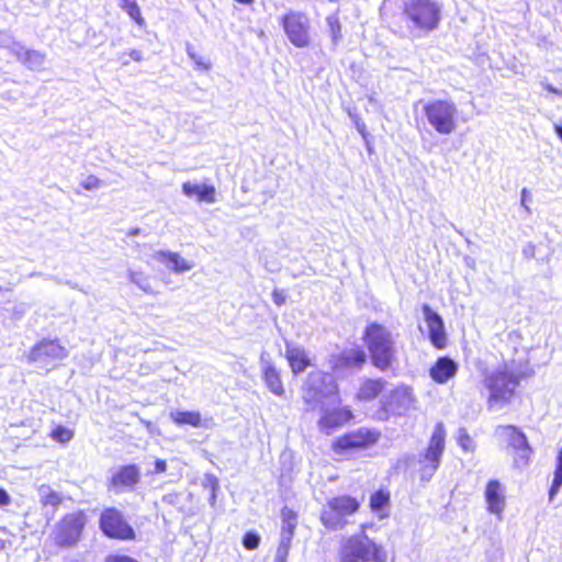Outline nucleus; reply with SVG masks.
I'll return each mask as SVG.
<instances>
[{
    "instance_id": "16",
    "label": "nucleus",
    "mask_w": 562,
    "mask_h": 562,
    "mask_svg": "<svg viewBox=\"0 0 562 562\" xmlns=\"http://www.w3.org/2000/svg\"><path fill=\"white\" fill-rule=\"evenodd\" d=\"M322 416L318 420L319 429L325 434H330L334 429L341 427L352 417V413L347 407L329 409L325 405L318 407Z\"/></svg>"
},
{
    "instance_id": "47",
    "label": "nucleus",
    "mask_w": 562,
    "mask_h": 562,
    "mask_svg": "<svg viewBox=\"0 0 562 562\" xmlns=\"http://www.w3.org/2000/svg\"><path fill=\"white\" fill-rule=\"evenodd\" d=\"M11 502L10 495L7 493L5 490L0 488V506H7Z\"/></svg>"
},
{
    "instance_id": "45",
    "label": "nucleus",
    "mask_w": 562,
    "mask_h": 562,
    "mask_svg": "<svg viewBox=\"0 0 562 562\" xmlns=\"http://www.w3.org/2000/svg\"><path fill=\"white\" fill-rule=\"evenodd\" d=\"M205 486H210L211 490L217 491L218 490V481L215 475L207 474L205 476Z\"/></svg>"
},
{
    "instance_id": "40",
    "label": "nucleus",
    "mask_w": 562,
    "mask_h": 562,
    "mask_svg": "<svg viewBox=\"0 0 562 562\" xmlns=\"http://www.w3.org/2000/svg\"><path fill=\"white\" fill-rule=\"evenodd\" d=\"M53 438L59 442H68L74 437L71 430L64 426H58L52 434Z\"/></svg>"
},
{
    "instance_id": "11",
    "label": "nucleus",
    "mask_w": 562,
    "mask_h": 562,
    "mask_svg": "<svg viewBox=\"0 0 562 562\" xmlns=\"http://www.w3.org/2000/svg\"><path fill=\"white\" fill-rule=\"evenodd\" d=\"M446 430L442 424H437L431 434L429 443L423 456V469L432 474L440 464L441 456L445 451Z\"/></svg>"
},
{
    "instance_id": "25",
    "label": "nucleus",
    "mask_w": 562,
    "mask_h": 562,
    "mask_svg": "<svg viewBox=\"0 0 562 562\" xmlns=\"http://www.w3.org/2000/svg\"><path fill=\"white\" fill-rule=\"evenodd\" d=\"M497 431L506 435L507 446L512 450L530 445L524 431L515 425H501L497 427Z\"/></svg>"
},
{
    "instance_id": "26",
    "label": "nucleus",
    "mask_w": 562,
    "mask_h": 562,
    "mask_svg": "<svg viewBox=\"0 0 562 562\" xmlns=\"http://www.w3.org/2000/svg\"><path fill=\"white\" fill-rule=\"evenodd\" d=\"M40 502L43 507L52 508V515L57 510L58 506L63 503V495L54 491L50 485L42 484L37 488Z\"/></svg>"
},
{
    "instance_id": "56",
    "label": "nucleus",
    "mask_w": 562,
    "mask_h": 562,
    "mask_svg": "<svg viewBox=\"0 0 562 562\" xmlns=\"http://www.w3.org/2000/svg\"><path fill=\"white\" fill-rule=\"evenodd\" d=\"M4 548H5V541H4V540H2V539H0V552H1L2 550H4Z\"/></svg>"
},
{
    "instance_id": "29",
    "label": "nucleus",
    "mask_w": 562,
    "mask_h": 562,
    "mask_svg": "<svg viewBox=\"0 0 562 562\" xmlns=\"http://www.w3.org/2000/svg\"><path fill=\"white\" fill-rule=\"evenodd\" d=\"M171 417L173 422L178 425H191L194 427H199L201 425V415L198 412H176L171 413Z\"/></svg>"
},
{
    "instance_id": "5",
    "label": "nucleus",
    "mask_w": 562,
    "mask_h": 562,
    "mask_svg": "<svg viewBox=\"0 0 562 562\" xmlns=\"http://www.w3.org/2000/svg\"><path fill=\"white\" fill-rule=\"evenodd\" d=\"M429 125L439 134L449 135L457 128V106L449 100H432L424 104Z\"/></svg>"
},
{
    "instance_id": "9",
    "label": "nucleus",
    "mask_w": 562,
    "mask_h": 562,
    "mask_svg": "<svg viewBox=\"0 0 562 562\" xmlns=\"http://www.w3.org/2000/svg\"><path fill=\"white\" fill-rule=\"evenodd\" d=\"M67 356L68 351L57 340L44 339L32 348L27 360L30 363H35L38 368L48 371Z\"/></svg>"
},
{
    "instance_id": "7",
    "label": "nucleus",
    "mask_w": 562,
    "mask_h": 562,
    "mask_svg": "<svg viewBox=\"0 0 562 562\" xmlns=\"http://www.w3.org/2000/svg\"><path fill=\"white\" fill-rule=\"evenodd\" d=\"M283 31L292 45L305 48L311 44V22L308 16L300 11H290L281 18Z\"/></svg>"
},
{
    "instance_id": "1",
    "label": "nucleus",
    "mask_w": 562,
    "mask_h": 562,
    "mask_svg": "<svg viewBox=\"0 0 562 562\" xmlns=\"http://www.w3.org/2000/svg\"><path fill=\"white\" fill-rule=\"evenodd\" d=\"M302 400L310 409H316L326 402L339 403L338 386L334 376L322 371L308 373L302 385Z\"/></svg>"
},
{
    "instance_id": "54",
    "label": "nucleus",
    "mask_w": 562,
    "mask_h": 562,
    "mask_svg": "<svg viewBox=\"0 0 562 562\" xmlns=\"http://www.w3.org/2000/svg\"><path fill=\"white\" fill-rule=\"evenodd\" d=\"M357 128H358V131L363 135V128H364V125H363V124H359V123H357Z\"/></svg>"
},
{
    "instance_id": "34",
    "label": "nucleus",
    "mask_w": 562,
    "mask_h": 562,
    "mask_svg": "<svg viewBox=\"0 0 562 562\" xmlns=\"http://www.w3.org/2000/svg\"><path fill=\"white\" fill-rule=\"evenodd\" d=\"M386 493L383 490L376 491L370 498V508L380 519L385 517Z\"/></svg>"
},
{
    "instance_id": "32",
    "label": "nucleus",
    "mask_w": 562,
    "mask_h": 562,
    "mask_svg": "<svg viewBox=\"0 0 562 562\" xmlns=\"http://www.w3.org/2000/svg\"><path fill=\"white\" fill-rule=\"evenodd\" d=\"M282 517V526L280 536H284V533H289V537L293 538L294 530L296 527V515L293 510L284 507L281 513Z\"/></svg>"
},
{
    "instance_id": "41",
    "label": "nucleus",
    "mask_w": 562,
    "mask_h": 562,
    "mask_svg": "<svg viewBox=\"0 0 562 562\" xmlns=\"http://www.w3.org/2000/svg\"><path fill=\"white\" fill-rule=\"evenodd\" d=\"M187 54L198 67L206 70L210 69V64L205 63L204 59L193 50V47L190 44H187Z\"/></svg>"
},
{
    "instance_id": "51",
    "label": "nucleus",
    "mask_w": 562,
    "mask_h": 562,
    "mask_svg": "<svg viewBox=\"0 0 562 562\" xmlns=\"http://www.w3.org/2000/svg\"><path fill=\"white\" fill-rule=\"evenodd\" d=\"M216 492H217V491L211 490L210 504H211L212 506H214V505H215V502H216Z\"/></svg>"
},
{
    "instance_id": "3",
    "label": "nucleus",
    "mask_w": 562,
    "mask_h": 562,
    "mask_svg": "<svg viewBox=\"0 0 562 562\" xmlns=\"http://www.w3.org/2000/svg\"><path fill=\"white\" fill-rule=\"evenodd\" d=\"M373 524L361 525V533L349 537L341 547V562H382L380 557L382 547L378 546L367 531Z\"/></svg>"
},
{
    "instance_id": "43",
    "label": "nucleus",
    "mask_w": 562,
    "mask_h": 562,
    "mask_svg": "<svg viewBox=\"0 0 562 562\" xmlns=\"http://www.w3.org/2000/svg\"><path fill=\"white\" fill-rule=\"evenodd\" d=\"M200 187H201L200 184L191 183L190 181H187L182 184V193L189 198H191L193 195L198 196Z\"/></svg>"
},
{
    "instance_id": "19",
    "label": "nucleus",
    "mask_w": 562,
    "mask_h": 562,
    "mask_svg": "<svg viewBox=\"0 0 562 562\" xmlns=\"http://www.w3.org/2000/svg\"><path fill=\"white\" fill-rule=\"evenodd\" d=\"M458 364L451 358L439 357L429 368V376L438 384H445L458 373Z\"/></svg>"
},
{
    "instance_id": "53",
    "label": "nucleus",
    "mask_w": 562,
    "mask_h": 562,
    "mask_svg": "<svg viewBox=\"0 0 562 562\" xmlns=\"http://www.w3.org/2000/svg\"><path fill=\"white\" fill-rule=\"evenodd\" d=\"M139 232H140L139 228H133V229L130 231L128 235L130 236H136V235L139 234Z\"/></svg>"
},
{
    "instance_id": "50",
    "label": "nucleus",
    "mask_w": 562,
    "mask_h": 562,
    "mask_svg": "<svg viewBox=\"0 0 562 562\" xmlns=\"http://www.w3.org/2000/svg\"><path fill=\"white\" fill-rule=\"evenodd\" d=\"M543 87H544V89H546L547 91H549V92H551V93H553V94H558V95L562 94V92H561V90H560V89L554 88L553 86H551V85H549V83L544 85Z\"/></svg>"
},
{
    "instance_id": "15",
    "label": "nucleus",
    "mask_w": 562,
    "mask_h": 562,
    "mask_svg": "<svg viewBox=\"0 0 562 562\" xmlns=\"http://www.w3.org/2000/svg\"><path fill=\"white\" fill-rule=\"evenodd\" d=\"M378 438L379 434L375 430L361 428L338 438L334 443V449L337 452H344L345 450L351 448H358L373 443L378 440Z\"/></svg>"
},
{
    "instance_id": "49",
    "label": "nucleus",
    "mask_w": 562,
    "mask_h": 562,
    "mask_svg": "<svg viewBox=\"0 0 562 562\" xmlns=\"http://www.w3.org/2000/svg\"><path fill=\"white\" fill-rule=\"evenodd\" d=\"M128 56L135 60V61H140L143 59V54L140 50H137V49H132L130 53H128Z\"/></svg>"
},
{
    "instance_id": "37",
    "label": "nucleus",
    "mask_w": 562,
    "mask_h": 562,
    "mask_svg": "<svg viewBox=\"0 0 562 562\" xmlns=\"http://www.w3.org/2000/svg\"><path fill=\"white\" fill-rule=\"evenodd\" d=\"M457 441L463 451L472 452L475 449V443L472 437L464 428L459 430Z\"/></svg>"
},
{
    "instance_id": "4",
    "label": "nucleus",
    "mask_w": 562,
    "mask_h": 562,
    "mask_svg": "<svg viewBox=\"0 0 562 562\" xmlns=\"http://www.w3.org/2000/svg\"><path fill=\"white\" fill-rule=\"evenodd\" d=\"M360 508L357 498L349 495L333 497L324 506L322 524L329 530H340L351 522L350 517Z\"/></svg>"
},
{
    "instance_id": "2",
    "label": "nucleus",
    "mask_w": 562,
    "mask_h": 562,
    "mask_svg": "<svg viewBox=\"0 0 562 562\" xmlns=\"http://www.w3.org/2000/svg\"><path fill=\"white\" fill-rule=\"evenodd\" d=\"M520 378L508 369H497L488 373L484 379V385L488 391L486 403L488 408L507 405L516 395Z\"/></svg>"
},
{
    "instance_id": "18",
    "label": "nucleus",
    "mask_w": 562,
    "mask_h": 562,
    "mask_svg": "<svg viewBox=\"0 0 562 562\" xmlns=\"http://www.w3.org/2000/svg\"><path fill=\"white\" fill-rule=\"evenodd\" d=\"M416 397L411 386H397L390 393L389 406L396 414H404L415 408Z\"/></svg>"
},
{
    "instance_id": "35",
    "label": "nucleus",
    "mask_w": 562,
    "mask_h": 562,
    "mask_svg": "<svg viewBox=\"0 0 562 562\" xmlns=\"http://www.w3.org/2000/svg\"><path fill=\"white\" fill-rule=\"evenodd\" d=\"M562 485V447L557 456V464L553 472V480L549 490L550 498H552Z\"/></svg>"
},
{
    "instance_id": "14",
    "label": "nucleus",
    "mask_w": 562,
    "mask_h": 562,
    "mask_svg": "<svg viewBox=\"0 0 562 562\" xmlns=\"http://www.w3.org/2000/svg\"><path fill=\"white\" fill-rule=\"evenodd\" d=\"M140 480V470L136 464L121 465L115 469L110 479L109 488L116 493L132 491Z\"/></svg>"
},
{
    "instance_id": "17",
    "label": "nucleus",
    "mask_w": 562,
    "mask_h": 562,
    "mask_svg": "<svg viewBox=\"0 0 562 562\" xmlns=\"http://www.w3.org/2000/svg\"><path fill=\"white\" fill-rule=\"evenodd\" d=\"M484 498L487 505V510L496 516H502L506 507V497L504 487L497 480H490L486 483L484 491Z\"/></svg>"
},
{
    "instance_id": "42",
    "label": "nucleus",
    "mask_w": 562,
    "mask_h": 562,
    "mask_svg": "<svg viewBox=\"0 0 562 562\" xmlns=\"http://www.w3.org/2000/svg\"><path fill=\"white\" fill-rule=\"evenodd\" d=\"M81 186L86 190H95L102 186V181L98 177L90 175L81 182Z\"/></svg>"
},
{
    "instance_id": "55",
    "label": "nucleus",
    "mask_w": 562,
    "mask_h": 562,
    "mask_svg": "<svg viewBox=\"0 0 562 562\" xmlns=\"http://www.w3.org/2000/svg\"><path fill=\"white\" fill-rule=\"evenodd\" d=\"M119 59L122 61L123 65H127L128 64V60L126 59V57H124V55L121 56Z\"/></svg>"
},
{
    "instance_id": "46",
    "label": "nucleus",
    "mask_w": 562,
    "mask_h": 562,
    "mask_svg": "<svg viewBox=\"0 0 562 562\" xmlns=\"http://www.w3.org/2000/svg\"><path fill=\"white\" fill-rule=\"evenodd\" d=\"M105 562H137L135 559L127 555H112Z\"/></svg>"
},
{
    "instance_id": "52",
    "label": "nucleus",
    "mask_w": 562,
    "mask_h": 562,
    "mask_svg": "<svg viewBox=\"0 0 562 562\" xmlns=\"http://www.w3.org/2000/svg\"><path fill=\"white\" fill-rule=\"evenodd\" d=\"M554 131L558 134V136L560 137V139L562 140V125H555Z\"/></svg>"
},
{
    "instance_id": "22",
    "label": "nucleus",
    "mask_w": 562,
    "mask_h": 562,
    "mask_svg": "<svg viewBox=\"0 0 562 562\" xmlns=\"http://www.w3.org/2000/svg\"><path fill=\"white\" fill-rule=\"evenodd\" d=\"M11 52L23 65L32 70H38L44 66L45 55L38 50L26 49L20 44H13Z\"/></svg>"
},
{
    "instance_id": "33",
    "label": "nucleus",
    "mask_w": 562,
    "mask_h": 562,
    "mask_svg": "<svg viewBox=\"0 0 562 562\" xmlns=\"http://www.w3.org/2000/svg\"><path fill=\"white\" fill-rule=\"evenodd\" d=\"M326 26L331 37V45L337 46L341 41V24L336 13L326 18Z\"/></svg>"
},
{
    "instance_id": "12",
    "label": "nucleus",
    "mask_w": 562,
    "mask_h": 562,
    "mask_svg": "<svg viewBox=\"0 0 562 562\" xmlns=\"http://www.w3.org/2000/svg\"><path fill=\"white\" fill-rule=\"evenodd\" d=\"M422 311L431 346L438 350L446 349L448 347V335L441 316L427 304L422 306Z\"/></svg>"
},
{
    "instance_id": "13",
    "label": "nucleus",
    "mask_w": 562,
    "mask_h": 562,
    "mask_svg": "<svg viewBox=\"0 0 562 562\" xmlns=\"http://www.w3.org/2000/svg\"><path fill=\"white\" fill-rule=\"evenodd\" d=\"M85 524L86 519L82 513L66 515L59 524L57 535L58 542L61 546L76 543L80 538Z\"/></svg>"
},
{
    "instance_id": "48",
    "label": "nucleus",
    "mask_w": 562,
    "mask_h": 562,
    "mask_svg": "<svg viewBox=\"0 0 562 562\" xmlns=\"http://www.w3.org/2000/svg\"><path fill=\"white\" fill-rule=\"evenodd\" d=\"M167 470V463L165 460L157 459L155 461V472L156 473H164Z\"/></svg>"
},
{
    "instance_id": "6",
    "label": "nucleus",
    "mask_w": 562,
    "mask_h": 562,
    "mask_svg": "<svg viewBox=\"0 0 562 562\" xmlns=\"http://www.w3.org/2000/svg\"><path fill=\"white\" fill-rule=\"evenodd\" d=\"M403 12L417 29L427 32L436 29L440 21V8L434 0H408Z\"/></svg>"
},
{
    "instance_id": "28",
    "label": "nucleus",
    "mask_w": 562,
    "mask_h": 562,
    "mask_svg": "<svg viewBox=\"0 0 562 562\" xmlns=\"http://www.w3.org/2000/svg\"><path fill=\"white\" fill-rule=\"evenodd\" d=\"M384 389V383L381 380H368L359 391L361 400L370 401L376 397Z\"/></svg>"
},
{
    "instance_id": "31",
    "label": "nucleus",
    "mask_w": 562,
    "mask_h": 562,
    "mask_svg": "<svg viewBox=\"0 0 562 562\" xmlns=\"http://www.w3.org/2000/svg\"><path fill=\"white\" fill-rule=\"evenodd\" d=\"M128 279L132 283H134L136 286H138L142 291L145 293H154V290L151 288L150 283V277L143 271H134L128 270Z\"/></svg>"
},
{
    "instance_id": "39",
    "label": "nucleus",
    "mask_w": 562,
    "mask_h": 562,
    "mask_svg": "<svg viewBox=\"0 0 562 562\" xmlns=\"http://www.w3.org/2000/svg\"><path fill=\"white\" fill-rule=\"evenodd\" d=\"M259 543H260V537L255 531H248L243 537V546L247 550H255V549H257Z\"/></svg>"
},
{
    "instance_id": "24",
    "label": "nucleus",
    "mask_w": 562,
    "mask_h": 562,
    "mask_svg": "<svg viewBox=\"0 0 562 562\" xmlns=\"http://www.w3.org/2000/svg\"><path fill=\"white\" fill-rule=\"evenodd\" d=\"M285 358L289 361L293 374L295 375L304 372L311 364L305 349L290 344H286L285 346Z\"/></svg>"
},
{
    "instance_id": "44",
    "label": "nucleus",
    "mask_w": 562,
    "mask_h": 562,
    "mask_svg": "<svg viewBox=\"0 0 562 562\" xmlns=\"http://www.w3.org/2000/svg\"><path fill=\"white\" fill-rule=\"evenodd\" d=\"M286 293L284 290L274 289L272 292V301L276 305L281 306L285 303Z\"/></svg>"
},
{
    "instance_id": "10",
    "label": "nucleus",
    "mask_w": 562,
    "mask_h": 562,
    "mask_svg": "<svg viewBox=\"0 0 562 562\" xmlns=\"http://www.w3.org/2000/svg\"><path fill=\"white\" fill-rule=\"evenodd\" d=\"M366 339L373 364L381 370L386 369V329L371 324L367 328Z\"/></svg>"
},
{
    "instance_id": "21",
    "label": "nucleus",
    "mask_w": 562,
    "mask_h": 562,
    "mask_svg": "<svg viewBox=\"0 0 562 562\" xmlns=\"http://www.w3.org/2000/svg\"><path fill=\"white\" fill-rule=\"evenodd\" d=\"M153 259L166 265V267L176 273L189 271L193 265L188 262L179 254L169 250H157L153 254Z\"/></svg>"
},
{
    "instance_id": "36",
    "label": "nucleus",
    "mask_w": 562,
    "mask_h": 562,
    "mask_svg": "<svg viewBox=\"0 0 562 562\" xmlns=\"http://www.w3.org/2000/svg\"><path fill=\"white\" fill-rule=\"evenodd\" d=\"M292 539L293 538L289 537V533H284L283 537L280 536V543L277 549L276 558H274L276 562H285L286 561L289 550L291 548Z\"/></svg>"
},
{
    "instance_id": "8",
    "label": "nucleus",
    "mask_w": 562,
    "mask_h": 562,
    "mask_svg": "<svg viewBox=\"0 0 562 562\" xmlns=\"http://www.w3.org/2000/svg\"><path fill=\"white\" fill-rule=\"evenodd\" d=\"M99 527L108 538L119 540H133L135 538L134 529L125 520L122 512L115 507H108L101 513Z\"/></svg>"
},
{
    "instance_id": "23",
    "label": "nucleus",
    "mask_w": 562,
    "mask_h": 562,
    "mask_svg": "<svg viewBox=\"0 0 562 562\" xmlns=\"http://www.w3.org/2000/svg\"><path fill=\"white\" fill-rule=\"evenodd\" d=\"M366 352L361 349H347L335 357L334 369L360 368L366 362Z\"/></svg>"
},
{
    "instance_id": "30",
    "label": "nucleus",
    "mask_w": 562,
    "mask_h": 562,
    "mask_svg": "<svg viewBox=\"0 0 562 562\" xmlns=\"http://www.w3.org/2000/svg\"><path fill=\"white\" fill-rule=\"evenodd\" d=\"M119 7L124 10L137 25H145V20L142 16L140 9L135 0H120Z\"/></svg>"
},
{
    "instance_id": "27",
    "label": "nucleus",
    "mask_w": 562,
    "mask_h": 562,
    "mask_svg": "<svg viewBox=\"0 0 562 562\" xmlns=\"http://www.w3.org/2000/svg\"><path fill=\"white\" fill-rule=\"evenodd\" d=\"M532 452L530 445L513 450V467L518 470L526 469L530 464Z\"/></svg>"
},
{
    "instance_id": "20",
    "label": "nucleus",
    "mask_w": 562,
    "mask_h": 562,
    "mask_svg": "<svg viewBox=\"0 0 562 562\" xmlns=\"http://www.w3.org/2000/svg\"><path fill=\"white\" fill-rule=\"evenodd\" d=\"M260 364L267 387L273 394L282 396L284 394V387L280 379V374L266 352L261 353Z\"/></svg>"
},
{
    "instance_id": "38",
    "label": "nucleus",
    "mask_w": 562,
    "mask_h": 562,
    "mask_svg": "<svg viewBox=\"0 0 562 562\" xmlns=\"http://www.w3.org/2000/svg\"><path fill=\"white\" fill-rule=\"evenodd\" d=\"M196 198L199 201H204L207 203L215 202V188L207 184L201 186Z\"/></svg>"
}]
</instances>
